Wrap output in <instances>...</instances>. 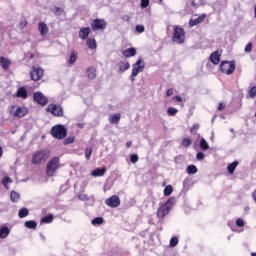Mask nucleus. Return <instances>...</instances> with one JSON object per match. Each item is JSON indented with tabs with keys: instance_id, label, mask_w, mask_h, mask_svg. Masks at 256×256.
<instances>
[{
	"instance_id": "1",
	"label": "nucleus",
	"mask_w": 256,
	"mask_h": 256,
	"mask_svg": "<svg viewBox=\"0 0 256 256\" xmlns=\"http://www.w3.org/2000/svg\"><path fill=\"white\" fill-rule=\"evenodd\" d=\"M61 169V160L59 157L51 158L46 164V175L47 177H55L57 171Z\"/></svg>"
},
{
	"instance_id": "2",
	"label": "nucleus",
	"mask_w": 256,
	"mask_h": 256,
	"mask_svg": "<svg viewBox=\"0 0 256 256\" xmlns=\"http://www.w3.org/2000/svg\"><path fill=\"white\" fill-rule=\"evenodd\" d=\"M49 157H51L50 150L36 151L32 156V165H41L42 163H45Z\"/></svg>"
},
{
	"instance_id": "3",
	"label": "nucleus",
	"mask_w": 256,
	"mask_h": 256,
	"mask_svg": "<svg viewBox=\"0 0 256 256\" xmlns=\"http://www.w3.org/2000/svg\"><path fill=\"white\" fill-rule=\"evenodd\" d=\"M171 209H173V199L170 198L158 208L156 213L158 219H165V217L169 215V211H171Z\"/></svg>"
},
{
	"instance_id": "4",
	"label": "nucleus",
	"mask_w": 256,
	"mask_h": 256,
	"mask_svg": "<svg viewBox=\"0 0 256 256\" xmlns=\"http://www.w3.org/2000/svg\"><path fill=\"white\" fill-rule=\"evenodd\" d=\"M173 31L174 33H173L172 41L174 43H177L178 45H183V43H185V29L179 26H174Z\"/></svg>"
},
{
	"instance_id": "5",
	"label": "nucleus",
	"mask_w": 256,
	"mask_h": 256,
	"mask_svg": "<svg viewBox=\"0 0 256 256\" xmlns=\"http://www.w3.org/2000/svg\"><path fill=\"white\" fill-rule=\"evenodd\" d=\"M51 135L54 139H65L67 137V128L58 124L51 128Z\"/></svg>"
},
{
	"instance_id": "6",
	"label": "nucleus",
	"mask_w": 256,
	"mask_h": 256,
	"mask_svg": "<svg viewBox=\"0 0 256 256\" xmlns=\"http://www.w3.org/2000/svg\"><path fill=\"white\" fill-rule=\"evenodd\" d=\"M220 70L225 75H233L235 73V61H223L220 64Z\"/></svg>"
},
{
	"instance_id": "7",
	"label": "nucleus",
	"mask_w": 256,
	"mask_h": 256,
	"mask_svg": "<svg viewBox=\"0 0 256 256\" xmlns=\"http://www.w3.org/2000/svg\"><path fill=\"white\" fill-rule=\"evenodd\" d=\"M92 31H103L107 29V22L104 19L96 18L91 22Z\"/></svg>"
},
{
	"instance_id": "8",
	"label": "nucleus",
	"mask_w": 256,
	"mask_h": 256,
	"mask_svg": "<svg viewBox=\"0 0 256 256\" xmlns=\"http://www.w3.org/2000/svg\"><path fill=\"white\" fill-rule=\"evenodd\" d=\"M47 113H51L54 117H63V107L57 104H49L46 108Z\"/></svg>"
},
{
	"instance_id": "9",
	"label": "nucleus",
	"mask_w": 256,
	"mask_h": 256,
	"mask_svg": "<svg viewBox=\"0 0 256 256\" xmlns=\"http://www.w3.org/2000/svg\"><path fill=\"white\" fill-rule=\"evenodd\" d=\"M45 74V71L41 67H32V71H30V77L32 81H40V79H43V75Z\"/></svg>"
},
{
	"instance_id": "10",
	"label": "nucleus",
	"mask_w": 256,
	"mask_h": 256,
	"mask_svg": "<svg viewBox=\"0 0 256 256\" xmlns=\"http://www.w3.org/2000/svg\"><path fill=\"white\" fill-rule=\"evenodd\" d=\"M33 100L41 107H45V105L49 103V99L47 98V96L43 95V93L41 92H35L33 94Z\"/></svg>"
},
{
	"instance_id": "11",
	"label": "nucleus",
	"mask_w": 256,
	"mask_h": 256,
	"mask_svg": "<svg viewBox=\"0 0 256 256\" xmlns=\"http://www.w3.org/2000/svg\"><path fill=\"white\" fill-rule=\"evenodd\" d=\"M105 205L115 209L121 205V199L117 195H113L105 200Z\"/></svg>"
},
{
	"instance_id": "12",
	"label": "nucleus",
	"mask_w": 256,
	"mask_h": 256,
	"mask_svg": "<svg viewBox=\"0 0 256 256\" xmlns=\"http://www.w3.org/2000/svg\"><path fill=\"white\" fill-rule=\"evenodd\" d=\"M142 63H143V60L139 59L136 61L135 64H133V69L131 74L132 77H137L139 73H143V70L145 69V64H142Z\"/></svg>"
},
{
	"instance_id": "13",
	"label": "nucleus",
	"mask_w": 256,
	"mask_h": 256,
	"mask_svg": "<svg viewBox=\"0 0 256 256\" xmlns=\"http://www.w3.org/2000/svg\"><path fill=\"white\" fill-rule=\"evenodd\" d=\"M91 35V28L90 27H82L79 32L78 36L82 39V41H85Z\"/></svg>"
},
{
	"instance_id": "14",
	"label": "nucleus",
	"mask_w": 256,
	"mask_h": 256,
	"mask_svg": "<svg viewBox=\"0 0 256 256\" xmlns=\"http://www.w3.org/2000/svg\"><path fill=\"white\" fill-rule=\"evenodd\" d=\"M207 17V14H201L198 18L196 19H190L189 20V25L190 27H195V25H199V23H203L205 21V18Z\"/></svg>"
},
{
	"instance_id": "15",
	"label": "nucleus",
	"mask_w": 256,
	"mask_h": 256,
	"mask_svg": "<svg viewBox=\"0 0 256 256\" xmlns=\"http://www.w3.org/2000/svg\"><path fill=\"white\" fill-rule=\"evenodd\" d=\"M38 31L40 33V35L45 36L49 33V27L47 26V24L45 22H40L38 23Z\"/></svg>"
},
{
	"instance_id": "16",
	"label": "nucleus",
	"mask_w": 256,
	"mask_h": 256,
	"mask_svg": "<svg viewBox=\"0 0 256 256\" xmlns=\"http://www.w3.org/2000/svg\"><path fill=\"white\" fill-rule=\"evenodd\" d=\"M122 55L126 57V59H129V57H135V55H137V50L135 48H128L122 51Z\"/></svg>"
},
{
	"instance_id": "17",
	"label": "nucleus",
	"mask_w": 256,
	"mask_h": 256,
	"mask_svg": "<svg viewBox=\"0 0 256 256\" xmlns=\"http://www.w3.org/2000/svg\"><path fill=\"white\" fill-rule=\"evenodd\" d=\"M0 65L4 71H7L11 67V60L5 57H0Z\"/></svg>"
},
{
	"instance_id": "18",
	"label": "nucleus",
	"mask_w": 256,
	"mask_h": 256,
	"mask_svg": "<svg viewBox=\"0 0 256 256\" xmlns=\"http://www.w3.org/2000/svg\"><path fill=\"white\" fill-rule=\"evenodd\" d=\"M27 113V108L25 107H18L14 113V117H17L18 119H21L25 117V114Z\"/></svg>"
},
{
	"instance_id": "19",
	"label": "nucleus",
	"mask_w": 256,
	"mask_h": 256,
	"mask_svg": "<svg viewBox=\"0 0 256 256\" xmlns=\"http://www.w3.org/2000/svg\"><path fill=\"white\" fill-rule=\"evenodd\" d=\"M210 60H211V63H213V65H219L221 61V55H219V52H213L210 55Z\"/></svg>"
},
{
	"instance_id": "20",
	"label": "nucleus",
	"mask_w": 256,
	"mask_h": 256,
	"mask_svg": "<svg viewBox=\"0 0 256 256\" xmlns=\"http://www.w3.org/2000/svg\"><path fill=\"white\" fill-rule=\"evenodd\" d=\"M107 173V168L102 167V168H97L94 171H92V176L93 177H103Z\"/></svg>"
},
{
	"instance_id": "21",
	"label": "nucleus",
	"mask_w": 256,
	"mask_h": 256,
	"mask_svg": "<svg viewBox=\"0 0 256 256\" xmlns=\"http://www.w3.org/2000/svg\"><path fill=\"white\" fill-rule=\"evenodd\" d=\"M86 76L89 79H95V77H97V69L93 68V67H89L86 69Z\"/></svg>"
},
{
	"instance_id": "22",
	"label": "nucleus",
	"mask_w": 256,
	"mask_h": 256,
	"mask_svg": "<svg viewBox=\"0 0 256 256\" xmlns=\"http://www.w3.org/2000/svg\"><path fill=\"white\" fill-rule=\"evenodd\" d=\"M16 97H19L20 99H27L28 97L27 89H25V87H20L17 90Z\"/></svg>"
},
{
	"instance_id": "23",
	"label": "nucleus",
	"mask_w": 256,
	"mask_h": 256,
	"mask_svg": "<svg viewBox=\"0 0 256 256\" xmlns=\"http://www.w3.org/2000/svg\"><path fill=\"white\" fill-rule=\"evenodd\" d=\"M78 57H79V54L77 53V51L73 50L70 54L69 59H68V63L70 65H75V63L77 62Z\"/></svg>"
},
{
	"instance_id": "24",
	"label": "nucleus",
	"mask_w": 256,
	"mask_h": 256,
	"mask_svg": "<svg viewBox=\"0 0 256 256\" xmlns=\"http://www.w3.org/2000/svg\"><path fill=\"white\" fill-rule=\"evenodd\" d=\"M19 199H21V194L16 191H11L10 200L12 201V203H19Z\"/></svg>"
},
{
	"instance_id": "25",
	"label": "nucleus",
	"mask_w": 256,
	"mask_h": 256,
	"mask_svg": "<svg viewBox=\"0 0 256 256\" xmlns=\"http://www.w3.org/2000/svg\"><path fill=\"white\" fill-rule=\"evenodd\" d=\"M130 67H131V64H129V62L121 61L119 63V72L120 73H125V71H127Z\"/></svg>"
},
{
	"instance_id": "26",
	"label": "nucleus",
	"mask_w": 256,
	"mask_h": 256,
	"mask_svg": "<svg viewBox=\"0 0 256 256\" xmlns=\"http://www.w3.org/2000/svg\"><path fill=\"white\" fill-rule=\"evenodd\" d=\"M86 45L88 49H97V41H95V38L87 39Z\"/></svg>"
},
{
	"instance_id": "27",
	"label": "nucleus",
	"mask_w": 256,
	"mask_h": 256,
	"mask_svg": "<svg viewBox=\"0 0 256 256\" xmlns=\"http://www.w3.org/2000/svg\"><path fill=\"white\" fill-rule=\"evenodd\" d=\"M119 121H121V114H114L109 117V123L112 125L119 123Z\"/></svg>"
},
{
	"instance_id": "28",
	"label": "nucleus",
	"mask_w": 256,
	"mask_h": 256,
	"mask_svg": "<svg viewBox=\"0 0 256 256\" xmlns=\"http://www.w3.org/2000/svg\"><path fill=\"white\" fill-rule=\"evenodd\" d=\"M10 233L9 227L3 226L0 228V239H5Z\"/></svg>"
},
{
	"instance_id": "29",
	"label": "nucleus",
	"mask_w": 256,
	"mask_h": 256,
	"mask_svg": "<svg viewBox=\"0 0 256 256\" xmlns=\"http://www.w3.org/2000/svg\"><path fill=\"white\" fill-rule=\"evenodd\" d=\"M237 165H239L238 161H234L231 164L228 165L227 170L228 173L232 175V173H235V169H237Z\"/></svg>"
},
{
	"instance_id": "30",
	"label": "nucleus",
	"mask_w": 256,
	"mask_h": 256,
	"mask_svg": "<svg viewBox=\"0 0 256 256\" xmlns=\"http://www.w3.org/2000/svg\"><path fill=\"white\" fill-rule=\"evenodd\" d=\"M24 225L27 229H37V222L35 220H28Z\"/></svg>"
},
{
	"instance_id": "31",
	"label": "nucleus",
	"mask_w": 256,
	"mask_h": 256,
	"mask_svg": "<svg viewBox=\"0 0 256 256\" xmlns=\"http://www.w3.org/2000/svg\"><path fill=\"white\" fill-rule=\"evenodd\" d=\"M29 215V209L27 208H22L18 212V216L20 219H25Z\"/></svg>"
},
{
	"instance_id": "32",
	"label": "nucleus",
	"mask_w": 256,
	"mask_h": 256,
	"mask_svg": "<svg viewBox=\"0 0 256 256\" xmlns=\"http://www.w3.org/2000/svg\"><path fill=\"white\" fill-rule=\"evenodd\" d=\"M186 171H187L188 175H195V173H197L198 169H197V166H195V165H189V166H187Z\"/></svg>"
},
{
	"instance_id": "33",
	"label": "nucleus",
	"mask_w": 256,
	"mask_h": 256,
	"mask_svg": "<svg viewBox=\"0 0 256 256\" xmlns=\"http://www.w3.org/2000/svg\"><path fill=\"white\" fill-rule=\"evenodd\" d=\"M53 219V214H48L41 219L40 223H53Z\"/></svg>"
},
{
	"instance_id": "34",
	"label": "nucleus",
	"mask_w": 256,
	"mask_h": 256,
	"mask_svg": "<svg viewBox=\"0 0 256 256\" xmlns=\"http://www.w3.org/2000/svg\"><path fill=\"white\" fill-rule=\"evenodd\" d=\"M9 183H13V180L8 176H5L2 180V185H4L5 189H9Z\"/></svg>"
},
{
	"instance_id": "35",
	"label": "nucleus",
	"mask_w": 256,
	"mask_h": 256,
	"mask_svg": "<svg viewBox=\"0 0 256 256\" xmlns=\"http://www.w3.org/2000/svg\"><path fill=\"white\" fill-rule=\"evenodd\" d=\"M200 148L202 149V151H207V149H209V144L207 143L205 138L201 139V141H200Z\"/></svg>"
},
{
	"instance_id": "36",
	"label": "nucleus",
	"mask_w": 256,
	"mask_h": 256,
	"mask_svg": "<svg viewBox=\"0 0 256 256\" xmlns=\"http://www.w3.org/2000/svg\"><path fill=\"white\" fill-rule=\"evenodd\" d=\"M167 113L168 115H170V117H174V115H177V113H179V110H177V108L174 107H169L167 109Z\"/></svg>"
},
{
	"instance_id": "37",
	"label": "nucleus",
	"mask_w": 256,
	"mask_h": 256,
	"mask_svg": "<svg viewBox=\"0 0 256 256\" xmlns=\"http://www.w3.org/2000/svg\"><path fill=\"white\" fill-rule=\"evenodd\" d=\"M171 193H173V186L168 185L164 188V195L165 197H169V195H171Z\"/></svg>"
},
{
	"instance_id": "38",
	"label": "nucleus",
	"mask_w": 256,
	"mask_h": 256,
	"mask_svg": "<svg viewBox=\"0 0 256 256\" xmlns=\"http://www.w3.org/2000/svg\"><path fill=\"white\" fill-rule=\"evenodd\" d=\"M191 143H193L191 138H183L182 139V147H190Z\"/></svg>"
},
{
	"instance_id": "39",
	"label": "nucleus",
	"mask_w": 256,
	"mask_h": 256,
	"mask_svg": "<svg viewBox=\"0 0 256 256\" xmlns=\"http://www.w3.org/2000/svg\"><path fill=\"white\" fill-rule=\"evenodd\" d=\"M178 244H179V238L172 237L170 239V247H177Z\"/></svg>"
},
{
	"instance_id": "40",
	"label": "nucleus",
	"mask_w": 256,
	"mask_h": 256,
	"mask_svg": "<svg viewBox=\"0 0 256 256\" xmlns=\"http://www.w3.org/2000/svg\"><path fill=\"white\" fill-rule=\"evenodd\" d=\"M103 217H96L92 220V225H102Z\"/></svg>"
},
{
	"instance_id": "41",
	"label": "nucleus",
	"mask_w": 256,
	"mask_h": 256,
	"mask_svg": "<svg viewBox=\"0 0 256 256\" xmlns=\"http://www.w3.org/2000/svg\"><path fill=\"white\" fill-rule=\"evenodd\" d=\"M93 154V148H86L85 149V157L87 160L91 159V155Z\"/></svg>"
},
{
	"instance_id": "42",
	"label": "nucleus",
	"mask_w": 256,
	"mask_h": 256,
	"mask_svg": "<svg viewBox=\"0 0 256 256\" xmlns=\"http://www.w3.org/2000/svg\"><path fill=\"white\" fill-rule=\"evenodd\" d=\"M248 95L251 99H253V97H256V86H253L252 88H250Z\"/></svg>"
},
{
	"instance_id": "43",
	"label": "nucleus",
	"mask_w": 256,
	"mask_h": 256,
	"mask_svg": "<svg viewBox=\"0 0 256 256\" xmlns=\"http://www.w3.org/2000/svg\"><path fill=\"white\" fill-rule=\"evenodd\" d=\"M130 161L133 164L137 163V161H139V155H137V154L130 155Z\"/></svg>"
},
{
	"instance_id": "44",
	"label": "nucleus",
	"mask_w": 256,
	"mask_h": 256,
	"mask_svg": "<svg viewBox=\"0 0 256 256\" xmlns=\"http://www.w3.org/2000/svg\"><path fill=\"white\" fill-rule=\"evenodd\" d=\"M137 33H144L145 32V26L143 25H136L135 27Z\"/></svg>"
},
{
	"instance_id": "45",
	"label": "nucleus",
	"mask_w": 256,
	"mask_h": 256,
	"mask_svg": "<svg viewBox=\"0 0 256 256\" xmlns=\"http://www.w3.org/2000/svg\"><path fill=\"white\" fill-rule=\"evenodd\" d=\"M251 51H253V43L249 42L245 47V52L251 53Z\"/></svg>"
},
{
	"instance_id": "46",
	"label": "nucleus",
	"mask_w": 256,
	"mask_h": 256,
	"mask_svg": "<svg viewBox=\"0 0 256 256\" xmlns=\"http://www.w3.org/2000/svg\"><path fill=\"white\" fill-rule=\"evenodd\" d=\"M197 131H199V124H193L190 128V133H197Z\"/></svg>"
},
{
	"instance_id": "47",
	"label": "nucleus",
	"mask_w": 256,
	"mask_h": 256,
	"mask_svg": "<svg viewBox=\"0 0 256 256\" xmlns=\"http://www.w3.org/2000/svg\"><path fill=\"white\" fill-rule=\"evenodd\" d=\"M75 141V137H68L64 140V145H70V143H73Z\"/></svg>"
},
{
	"instance_id": "48",
	"label": "nucleus",
	"mask_w": 256,
	"mask_h": 256,
	"mask_svg": "<svg viewBox=\"0 0 256 256\" xmlns=\"http://www.w3.org/2000/svg\"><path fill=\"white\" fill-rule=\"evenodd\" d=\"M236 225H237V227H245V221H243V219H241V218H238L236 220Z\"/></svg>"
},
{
	"instance_id": "49",
	"label": "nucleus",
	"mask_w": 256,
	"mask_h": 256,
	"mask_svg": "<svg viewBox=\"0 0 256 256\" xmlns=\"http://www.w3.org/2000/svg\"><path fill=\"white\" fill-rule=\"evenodd\" d=\"M53 11H54V14H56L57 16L63 13V9H61L60 7H54Z\"/></svg>"
},
{
	"instance_id": "50",
	"label": "nucleus",
	"mask_w": 256,
	"mask_h": 256,
	"mask_svg": "<svg viewBox=\"0 0 256 256\" xmlns=\"http://www.w3.org/2000/svg\"><path fill=\"white\" fill-rule=\"evenodd\" d=\"M196 158L198 161H203V159H205V154L203 152H198Z\"/></svg>"
},
{
	"instance_id": "51",
	"label": "nucleus",
	"mask_w": 256,
	"mask_h": 256,
	"mask_svg": "<svg viewBox=\"0 0 256 256\" xmlns=\"http://www.w3.org/2000/svg\"><path fill=\"white\" fill-rule=\"evenodd\" d=\"M149 5V0H141V7L142 9H146V7Z\"/></svg>"
},
{
	"instance_id": "52",
	"label": "nucleus",
	"mask_w": 256,
	"mask_h": 256,
	"mask_svg": "<svg viewBox=\"0 0 256 256\" xmlns=\"http://www.w3.org/2000/svg\"><path fill=\"white\" fill-rule=\"evenodd\" d=\"M173 100L176 101L177 103H183V98H181V96H174Z\"/></svg>"
},
{
	"instance_id": "53",
	"label": "nucleus",
	"mask_w": 256,
	"mask_h": 256,
	"mask_svg": "<svg viewBox=\"0 0 256 256\" xmlns=\"http://www.w3.org/2000/svg\"><path fill=\"white\" fill-rule=\"evenodd\" d=\"M218 111H225V104H223V102L219 103Z\"/></svg>"
},
{
	"instance_id": "54",
	"label": "nucleus",
	"mask_w": 256,
	"mask_h": 256,
	"mask_svg": "<svg viewBox=\"0 0 256 256\" xmlns=\"http://www.w3.org/2000/svg\"><path fill=\"white\" fill-rule=\"evenodd\" d=\"M173 95V88H169L166 92V97H171Z\"/></svg>"
},
{
	"instance_id": "55",
	"label": "nucleus",
	"mask_w": 256,
	"mask_h": 256,
	"mask_svg": "<svg viewBox=\"0 0 256 256\" xmlns=\"http://www.w3.org/2000/svg\"><path fill=\"white\" fill-rule=\"evenodd\" d=\"M20 27H27V20L21 21Z\"/></svg>"
},
{
	"instance_id": "56",
	"label": "nucleus",
	"mask_w": 256,
	"mask_h": 256,
	"mask_svg": "<svg viewBox=\"0 0 256 256\" xmlns=\"http://www.w3.org/2000/svg\"><path fill=\"white\" fill-rule=\"evenodd\" d=\"M133 145V142L132 141H127L126 142V147L129 148Z\"/></svg>"
},
{
	"instance_id": "57",
	"label": "nucleus",
	"mask_w": 256,
	"mask_h": 256,
	"mask_svg": "<svg viewBox=\"0 0 256 256\" xmlns=\"http://www.w3.org/2000/svg\"><path fill=\"white\" fill-rule=\"evenodd\" d=\"M252 199L255 201L256 203V189L254 190V192L252 193Z\"/></svg>"
},
{
	"instance_id": "58",
	"label": "nucleus",
	"mask_w": 256,
	"mask_h": 256,
	"mask_svg": "<svg viewBox=\"0 0 256 256\" xmlns=\"http://www.w3.org/2000/svg\"><path fill=\"white\" fill-rule=\"evenodd\" d=\"M191 5L192 7H197V3H195V0H192Z\"/></svg>"
},
{
	"instance_id": "59",
	"label": "nucleus",
	"mask_w": 256,
	"mask_h": 256,
	"mask_svg": "<svg viewBox=\"0 0 256 256\" xmlns=\"http://www.w3.org/2000/svg\"><path fill=\"white\" fill-rule=\"evenodd\" d=\"M1 157H3V148L2 147H0V159H1Z\"/></svg>"
},
{
	"instance_id": "60",
	"label": "nucleus",
	"mask_w": 256,
	"mask_h": 256,
	"mask_svg": "<svg viewBox=\"0 0 256 256\" xmlns=\"http://www.w3.org/2000/svg\"><path fill=\"white\" fill-rule=\"evenodd\" d=\"M251 256H256V252H252V253H251Z\"/></svg>"
},
{
	"instance_id": "61",
	"label": "nucleus",
	"mask_w": 256,
	"mask_h": 256,
	"mask_svg": "<svg viewBox=\"0 0 256 256\" xmlns=\"http://www.w3.org/2000/svg\"><path fill=\"white\" fill-rule=\"evenodd\" d=\"M34 55L33 54H30V59H33Z\"/></svg>"
},
{
	"instance_id": "62",
	"label": "nucleus",
	"mask_w": 256,
	"mask_h": 256,
	"mask_svg": "<svg viewBox=\"0 0 256 256\" xmlns=\"http://www.w3.org/2000/svg\"><path fill=\"white\" fill-rule=\"evenodd\" d=\"M126 17H127L126 21H129V16H126Z\"/></svg>"
}]
</instances>
